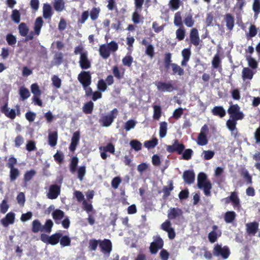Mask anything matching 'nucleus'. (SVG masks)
I'll list each match as a JSON object with an SVG mask.
<instances>
[{"instance_id":"obj_25","label":"nucleus","mask_w":260,"mask_h":260,"mask_svg":"<svg viewBox=\"0 0 260 260\" xmlns=\"http://www.w3.org/2000/svg\"><path fill=\"white\" fill-rule=\"evenodd\" d=\"M99 52L100 55L104 59L108 58L110 55V51L106 44H103L100 46Z\"/></svg>"},{"instance_id":"obj_54","label":"nucleus","mask_w":260,"mask_h":260,"mask_svg":"<svg viewBox=\"0 0 260 260\" xmlns=\"http://www.w3.org/2000/svg\"><path fill=\"white\" fill-rule=\"evenodd\" d=\"M158 144V140L156 138H153L151 140L146 141L144 142V146L148 148H154Z\"/></svg>"},{"instance_id":"obj_9","label":"nucleus","mask_w":260,"mask_h":260,"mask_svg":"<svg viewBox=\"0 0 260 260\" xmlns=\"http://www.w3.org/2000/svg\"><path fill=\"white\" fill-rule=\"evenodd\" d=\"M100 248L101 251L104 254L108 256L112 249V244L111 241L107 239H104L103 240H100Z\"/></svg>"},{"instance_id":"obj_42","label":"nucleus","mask_w":260,"mask_h":260,"mask_svg":"<svg viewBox=\"0 0 260 260\" xmlns=\"http://www.w3.org/2000/svg\"><path fill=\"white\" fill-rule=\"evenodd\" d=\"M252 10L254 12V17L257 18L260 13V0H253Z\"/></svg>"},{"instance_id":"obj_63","label":"nucleus","mask_w":260,"mask_h":260,"mask_svg":"<svg viewBox=\"0 0 260 260\" xmlns=\"http://www.w3.org/2000/svg\"><path fill=\"white\" fill-rule=\"evenodd\" d=\"M52 85L56 88H59L61 85V79L56 75H53L51 78Z\"/></svg>"},{"instance_id":"obj_48","label":"nucleus","mask_w":260,"mask_h":260,"mask_svg":"<svg viewBox=\"0 0 260 260\" xmlns=\"http://www.w3.org/2000/svg\"><path fill=\"white\" fill-rule=\"evenodd\" d=\"M53 7L56 11L61 12L64 8V3L63 0H54Z\"/></svg>"},{"instance_id":"obj_16","label":"nucleus","mask_w":260,"mask_h":260,"mask_svg":"<svg viewBox=\"0 0 260 260\" xmlns=\"http://www.w3.org/2000/svg\"><path fill=\"white\" fill-rule=\"evenodd\" d=\"M259 224L256 221L248 223L246 224V231L249 235L254 236L258 229Z\"/></svg>"},{"instance_id":"obj_21","label":"nucleus","mask_w":260,"mask_h":260,"mask_svg":"<svg viewBox=\"0 0 260 260\" xmlns=\"http://www.w3.org/2000/svg\"><path fill=\"white\" fill-rule=\"evenodd\" d=\"M53 219L56 224L60 223V220L64 217V212L60 209H55L52 213Z\"/></svg>"},{"instance_id":"obj_6","label":"nucleus","mask_w":260,"mask_h":260,"mask_svg":"<svg viewBox=\"0 0 260 260\" xmlns=\"http://www.w3.org/2000/svg\"><path fill=\"white\" fill-rule=\"evenodd\" d=\"M153 238V241L150 243L149 250L152 254H155L159 249L163 247L164 242L159 236H157Z\"/></svg>"},{"instance_id":"obj_26","label":"nucleus","mask_w":260,"mask_h":260,"mask_svg":"<svg viewBox=\"0 0 260 260\" xmlns=\"http://www.w3.org/2000/svg\"><path fill=\"white\" fill-rule=\"evenodd\" d=\"M170 67L172 68V75L182 76L184 74V69L177 63H173Z\"/></svg>"},{"instance_id":"obj_14","label":"nucleus","mask_w":260,"mask_h":260,"mask_svg":"<svg viewBox=\"0 0 260 260\" xmlns=\"http://www.w3.org/2000/svg\"><path fill=\"white\" fill-rule=\"evenodd\" d=\"M79 62L82 70H86L91 67V63L87 57V51H85L84 53L81 54Z\"/></svg>"},{"instance_id":"obj_33","label":"nucleus","mask_w":260,"mask_h":260,"mask_svg":"<svg viewBox=\"0 0 260 260\" xmlns=\"http://www.w3.org/2000/svg\"><path fill=\"white\" fill-rule=\"evenodd\" d=\"M20 172L16 168H12L10 169L9 177L11 182H14L20 176Z\"/></svg>"},{"instance_id":"obj_59","label":"nucleus","mask_w":260,"mask_h":260,"mask_svg":"<svg viewBox=\"0 0 260 260\" xmlns=\"http://www.w3.org/2000/svg\"><path fill=\"white\" fill-rule=\"evenodd\" d=\"M112 73L114 77L118 80H120L123 77L124 72L121 73L117 66H114L113 67Z\"/></svg>"},{"instance_id":"obj_38","label":"nucleus","mask_w":260,"mask_h":260,"mask_svg":"<svg viewBox=\"0 0 260 260\" xmlns=\"http://www.w3.org/2000/svg\"><path fill=\"white\" fill-rule=\"evenodd\" d=\"M257 33V29L254 24H251L249 28V31L246 34V37L248 40L255 37Z\"/></svg>"},{"instance_id":"obj_3","label":"nucleus","mask_w":260,"mask_h":260,"mask_svg":"<svg viewBox=\"0 0 260 260\" xmlns=\"http://www.w3.org/2000/svg\"><path fill=\"white\" fill-rule=\"evenodd\" d=\"M228 112L230 115V118L236 120H242L244 117V114L241 111L240 107L238 104H233L229 107Z\"/></svg>"},{"instance_id":"obj_7","label":"nucleus","mask_w":260,"mask_h":260,"mask_svg":"<svg viewBox=\"0 0 260 260\" xmlns=\"http://www.w3.org/2000/svg\"><path fill=\"white\" fill-rule=\"evenodd\" d=\"M184 149V145L179 143L178 140H175L172 145L166 146L167 151L170 153L177 152L178 154H181Z\"/></svg>"},{"instance_id":"obj_17","label":"nucleus","mask_w":260,"mask_h":260,"mask_svg":"<svg viewBox=\"0 0 260 260\" xmlns=\"http://www.w3.org/2000/svg\"><path fill=\"white\" fill-rule=\"evenodd\" d=\"M184 181L188 184L193 183L195 179V174L192 170L185 171L183 174Z\"/></svg>"},{"instance_id":"obj_50","label":"nucleus","mask_w":260,"mask_h":260,"mask_svg":"<svg viewBox=\"0 0 260 260\" xmlns=\"http://www.w3.org/2000/svg\"><path fill=\"white\" fill-rule=\"evenodd\" d=\"M241 173V176L245 179L247 183L248 184H251L252 183V177L248 173V171L246 169L244 168L242 169Z\"/></svg>"},{"instance_id":"obj_23","label":"nucleus","mask_w":260,"mask_h":260,"mask_svg":"<svg viewBox=\"0 0 260 260\" xmlns=\"http://www.w3.org/2000/svg\"><path fill=\"white\" fill-rule=\"evenodd\" d=\"M211 112L213 115L220 118L223 117L226 114L225 111L222 106H215L211 110Z\"/></svg>"},{"instance_id":"obj_31","label":"nucleus","mask_w":260,"mask_h":260,"mask_svg":"<svg viewBox=\"0 0 260 260\" xmlns=\"http://www.w3.org/2000/svg\"><path fill=\"white\" fill-rule=\"evenodd\" d=\"M208 139L205 133L201 132L197 138V143L199 145L204 146L207 144Z\"/></svg>"},{"instance_id":"obj_47","label":"nucleus","mask_w":260,"mask_h":260,"mask_svg":"<svg viewBox=\"0 0 260 260\" xmlns=\"http://www.w3.org/2000/svg\"><path fill=\"white\" fill-rule=\"evenodd\" d=\"M253 73L252 70L248 68H244L242 70V77L244 79H251Z\"/></svg>"},{"instance_id":"obj_49","label":"nucleus","mask_w":260,"mask_h":260,"mask_svg":"<svg viewBox=\"0 0 260 260\" xmlns=\"http://www.w3.org/2000/svg\"><path fill=\"white\" fill-rule=\"evenodd\" d=\"M53 223L51 219H47L44 225H42L43 232L47 233H50L51 232Z\"/></svg>"},{"instance_id":"obj_35","label":"nucleus","mask_w":260,"mask_h":260,"mask_svg":"<svg viewBox=\"0 0 260 260\" xmlns=\"http://www.w3.org/2000/svg\"><path fill=\"white\" fill-rule=\"evenodd\" d=\"M237 121H238V120L233 118H230L226 121V126L232 133H234L235 131L237 133V129L236 128Z\"/></svg>"},{"instance_id":"obj_28","label":"nucleus","mask_w":260,"mask_h":260,"mask_svg":"<svg viewBox=\"0 0 260 260\" xmlns=\"http://www.w3.org/2000/svg\"><path fill=\"white\" fill-rule=\"evenodd\" d=\"M53 15L52 8L49 4H45L43 6V16L45 19L50 18Z\"/></svg>"},{"instance_id":"obj_43","label":"nucleus","mask_w":260,"mask_h":260,"mask_svg":"<svg viewBox=\"0 0 260 260\" xmlns=\"http://www.w3.org/2000/svg\"><path fill=\"white\" fill-rule=\"evenodd\" d=\"M174 24L179 27L184 26L180 12H177L175 14Z\"/></svg>"},{"instance_id":"obj_5","label":"nucleus","mask_w":260,"mask_h":260,"mask_svg":"<svg viewBox=\"0 0 260 260\" xmlns=\"http://www.w3.org/2000/svg\"><path fill=\"white\" fill-rule=\"evenodd\" d=\"M78 80L85 89L91 83V74L90 71H81L78 75Z\"/></svg>"},{"instance_id":"obj_19","label":"nucleus","mask_w":260,"mask_h":260,"mask_svg":"<svg viewBox=\"0 0 260 260\" xmlns=\"http://www.w3.org/2000/svg\"><path fill=\"white\" fill-rule=\"evenodd\" d=\"M224 21L226 23V26L229 30H232L235 25V19L234 16L230 13L226 14L224 15Z\"/></svg>"},{"instance_id":"obj_11","label":"nucleus","mask_w":260,"mask_h":260,"mask_svg":"<svg viewBox=\"0 0 260 260\" xmlns=\"http://www.w3.org/2000/svg\"><path fill=\"white\" fill-rule=\"evenodd\" d=\"M183 212L179 208H171L168 210V217L170 220L180 218L182 217Z\"/></svg>"},{"instance_id":"obj_12","label":"nucleus","mask_w":260,"mask_h":260,"mask_svg":"<svg viewBox=\"0 0 260 260\" xmlns=\"http://www.w3.org/2000/svg\"><path fill=\"white\" fill-rule=\"evenodd\" d=\"M158 90L161 92H171L175 89L173 85L170 82H158L155 83Z\"/></svg>"},{"instance_id":"obj_32","label":"nucleus","mask_w":260,"mask_h":260,"mask_svg":"<svg viewBox=\"0 0 260 260\" xmlns=\"http://www.w3.org/2000/svg\"><path fill=\"white\" fill-rule=\"evenodd\" d=\"M236 214L234 211H227L224 215V220L227 223H232L236 218Z\"/></svg>"},{"instance_id":"obj_24","label":"nucleus","mask_w":260,"mask_h":260,"mask_svg":"<svg viewBox=\"0 0 260 260\" xmlns=\"http://www.w3.org/2000/svg\"><path fill=\"white\" fill-rule=\"evenodd\" d=\"M43 23L44 21L41 17H38L36 18L34 28L35 35L37 36L40 35Z\"/></svg>"},{"instance_id":"obj_61","label":"nucleus","mask_w":260,"mask_h":260,"mask_svg":"<svg viewBox=\"0 0 260 260\" xmlns=\"http://www.w3.org/2000/svg\"><path fill=\"white\" fill-rule=\"evenodd\" d=\"M193 153V151L191 149H186L182 152V159L188 160L191 159Z\"/></svg>"},{"instance_id":"obj_51","label":"nucleus","mask_w":260,"mask_h":260,"mask_svg":"<svg viewBox=\"0 0 260 260\" xmlns=\"http://www.w3.org/2000/svg\"><path fill=\"white\" fill-rule=\"evenodd\" d=\"M100 11L101 10L99 7H94L91 10L89 15L92 21H95L98 18Z\"/></svg>"},{"instance_id":"obj_62","label":"nucleus","mask_w":260,"mask_h":260,"mask_svg":"<svg viewBox=\"0 0 260 260\" xmlns=\"http://www.w3.org/2000/svg\"><path fill=\"white\" fill-rule=\"evenodd\" d=\"M60 244L62 247L68 246L71 244V239L68 236H62L60 238Z\"/></svg>"},{"instance_id":"obj_39","label":"nucleus","mask_w":260,"mask_h":260,"mask_svg":"<svg viewBox=\"0 0 260 260\" xmlns=\"http://www.w3.org/2000/svg\"><path fill=\"white\" fill-rule=\"evenodd\" d=\"M19 93L22 101H24L28 98L30 95L28 89L24 86H21L19 88Z\"/></svg>"},{"instance_id":"obj_53","label":"nucleus","mask_w":260,"mask_h":260,"mask_svg":"<svg viewBox=\"0 0 260 260\" xmlns=\"http://www.w3.org/2000/svg\"><path fill=\"white\" fill-rule=\"evenodd\" d=\"M78 162L79 159L77 156L72 157L70 165V171L71 173H73L76 171Z\"/></svg>"},{"instance_id":"obj_55","label":"nucleus","mask_w":260,"mask_h":260,"mask_svg":"<svg viewBox=\"0 0 260 260\" xmlns=\"http://www.w3.org/2000/svg\"><path fill=\"white\" fill-rule=\"evenodd\" d=\"M36 172L34 170L26 171L24 175L23 181L25 183L29 181L35 175Z\"/></svg>"},{"instance_id":"obj_41","label":"nucleus","mask_w":260,"mask_h":260,"mask_svg":"<svg viewBox=\"0 0 260 260\" xmlns=\"http://www.w3.org/2000/svg\"><path fill=\"white\" fill-rule=\"evenodd\" d=\"M186 31L184 26L179 27L176 31V39L180 41L184 40L185 37Z\"/></svg>"},{"instance_id":"obj_29","label":"nucleus","mask_w":260,"mask_h":260,"mask_svg":"<svg viewBox=\"0 0 260 260\" xmlns=\"http://www.w3.org/2000/svg\"><path fill=\"white\" fill-rule=\"evenodd\" d=\"M183 22L187 27H192L194 25L195 21L193 18L192 14L190 13L186 14L184 18Z\"/></svg>"},{"instance_id":"obj_15","label":"nucleus","mask_w":260,"mask_h":260,"mask_svg":"<svg viewBox=\"0 0 260 260\" xmlns=\"http://www.w3.org/2000/svg\"><path fill=\"white\" fill-rule=\"evenodd\" d=\"M1 111L4 114L6 117L11 119H14L16 117V113L15 110L14 109L9 110L8 103L7 102L1 107Z\"/></svg>"},{"instance_id":"obj_58","label":"nucleus","mask_w":260,"mask_h":260,"mask_svg":"<svg viewBox=\"0 0 260 260\" xmlns=\"http://www.w3.org/2000/svg\"><path fill=\"white\" fill-rule=\"evenodd\" d=\"M246 60L248 62V66L252 69H255L257 68V62L256 60L251 57V56H246Z\"/></svg>"},{"instance_id":"obj_46","label":"nucleus","mask_w":260,"mask_h":260,"mask_svg":"<svg viewBox=\"0 0 260 260\" xmlns=\"http://www.w3.org/2000/svg\"><path fill=\"white\" fill-rule=\"evenodd\" d=\"M11 19L16 23H19L21 19V14L19 10L14 9L12 12Z\"/></svg>"},{"instance_id":"obj_8","label":"nucleus","mask_w":260,"mask_h":260,"mask_svg":"<svg viewBox=\"0 0 260 260\" xmlns=\"http://www.w3.org/2000/svg\"><path fill=\"white\" fill-rule=\"evenodd\" d=\"M222 200L224 201L225 204H229L231 202L235 209H239L241 207L240 199L237 191L232 192L229 197L223 199Z\"/></svg>"},{"instance_id":"obj_56","label":"nucleus","mask_w":260,"mask_h":260,"mask_svg":"<svg viewBox=\"0 0 260 260\" xmlns=\"http://www.w3.org/2000/svg\"><path fill=\"white\" fill-rule=\"evenodd\" d=\"M98 244L100 245V240H96L94 239H90L89 241L88 248L90 251H95Z\"/></svg>"},{"instance_id":"obj_18","label":"nucleus","mask_w":260,"mask_h":260,"mask_svg":"<svg viewBox=\"0 0 260 260\" xmlns=\"http://www.w3.org/2000/svg\"><path fill=\"white\" fill-rule=\"evenodd\" d=\"M15 214L13 212L8 213L5 218L2 219L1 223L5 226H8L10 224H13L14 222Z\"/></svg>"},{"instance_id":"obj_36","label":"nucleus","mask_w":260,"mask_h":260,"mask_svg":"<svg viewBox=\"0 0 260 260\" xmlns=\"http://www.w3.org/2000/svg\"><path fill=\"white\" fill-rule=\"evenodd\" d=\"M31 231L34 233L43 232L42 225L39 220L36 219L32 221Z\"/></svg>"},{"instance_id":"obj_52","label":"nucleus","mask_w":260,"mask_h":260,"mask_svg":"<svg viewBox=\"0 0 260 260\" xmlns=\"http://www.w3.org/2000/svg\"><path fill=\"white\" fill-rule=\"evenodd\" d=\"M153 118L155 120H158L161 115V109L160 106L154 105Z\"/></svg>"},{"instance_id":"obj_4","label":"nucleus","mask_w":260,"mask_h":260,"mask_svg":"<svg viewBox=\"0 0 260 260\" xmlns=\"http://www.w3.org/2000/svg\"><path fill=\"white\" fill-rule=\"evenodd\" d=\"M213 254L215 256H221L223 259H226L230 254V250L227 246L222 247L221 245L216 244L214 245Z\"/></svg>"},{"instance_id":"obj_57","label":"nucleus","mask_w":260,"mask_h":260,"mask_svg":"<svg viewBox=\"0 0 260 260\" xmlns=\"http://www.w3.org/2000/svg\"><path fill=\"white\" fill-rule=\"evenodd\" d=\"M221 61L218 54H216L213 57L212 60V65L213 68L218 69L221 66Z\"/></svg>"},{"instance_id":"obj_40","label":"nucleus","mask_w":260,"mask_h":260,"mask_svg":"<svg viewBox=\"0 0 260 260\" xmlns=\"http://www.w3.org/2000/svg\"><path fill=\"white\" fill-rule=\"evenodd\" d=\"M18 30L20 35L22 37H26L29 31V28L24 22H22L19 25Z\"/></svg>"},{"instance_id":"obj_64","label":"nucleus","mask_w":260,"mask_h":260,"mask_svg":"<svg viewBox=\"0 0 260 260\" xmlns=\"http://www.w3.org/2000/svg\"><path fill=\"white\" fill-rule=\"evenodd\" d=\"M252 158L254 160L257 161V162L255 164V167L256 168V169L260 171V152H256L255 154H253Z\"/></svg>"},{"instance_id":"obj_37","label":"nucleus","mask_w":260,"mask_h":260,"mask_svg":"<svg viewBox=\"0 0 260 260\" xmlns=\"http://www.w3.org/2000/svg\"><path fill=\"white\" fill-rule=\"evenodd\" d=\"M172 54L170 52H166L164 54V63L165 68L167 70H168L171 66L172 63Z\"/></svg>"},{"instance_id":"obj_60","label":"nucleus","mask_w":260,"mask_h":260,"mask_svg":"<svg viewBox=\"0 0 260 260\" xmlns=\"http://www.w3.org/2000/svg\"><path fill=\"white\" fill-rule=\"evenodd\" d=\"M107 84L103 79H100L97 83V88L99 91L104 92L107 89Z\"/></svg>"},{"instance_id":"obj_2","label":"nucleus","mask_w":260,"mask_h":260,"mask_svg":"<svg viewBox=\"0 0 260 260\" xmlns=\"http://www.w3.org/2000/svg\"><path fill=\"white\" fill-rule=\"evenodd\" d=\"M118 114V110L116 108H114L109 114L103 115L100 119L99 122L103 126L108 127L113 123Z\"/></svg>"},{"instance_id":"obj_10","label":"nucleus","mask_w":260,"mask_h":260,"mask_svg":"<svg viewBox=\"0 0 260 260\" xmlns=\"http://www.w3.org/2000/svg\"><path fill=\"white\" fill-rule=\"evenodd\" d=\"M60 186L57 184H52L49 186L47 197L51 200L56 199L60 193Z\"/></svg>"},{"instance_id":"obj_13","label":"nucleus","mask_w":260,"mask_h":260,"mask_svg":"<svg viewBox=\"0 0 260 260\" xmlns=\"http://www.w3.org/2000/svg\"><path fill=\"white\" fill-rule=\"evenodd\" d=\"M189 39L191 44L194 46L199 45L201 40L197 28H192L189 33Z\"/></svg>"},{"instance_id":"obj_45","label":"nucleus","mask_w":260,"mask_h":260,"mask_svg":"<svg viewBox=\"0 0 260 260\" xmlns=\"http://www.w3.org/2000/svg\"><path fill=\"white\" fill-rule=\"evenodd\" d=\"M142 10H138L135 9L134 12L132 14V20L135 24H138L141 22V18L143 19V17H141L140 13Z\"/></svg>"},{"instance_id":"obj_44","label":"nucleus","mask_w":260,"mask_h":260,"mask_svg":"<svg viewBox=\"0 0 260 260\" xmlns=\"http://www.w3.org/2000/svg\"><path fill=\"white\" fill-rule=\"evenodd\" d=\"M94 104L92 102L89 101L86 103L83 107V111L85 114H91L93 109Z\"/></svg>"},{"instance_id":"obj_27","label":"nucleus","mask_w":260,"mask_h":260,"mask_svg":"<svg viewBox=\"0 0 260 260\" xmlns=\"http://www.w3.org/2000/svg\"><path fill=\"white\" fill-rule=\"evenodd\" d=\"M58 135L56 131L50 133L48 135V144L51 147H54L57 142Z\"/></svg>"},{"instance_id":"obj_22","label":"nucleus","mask_w":260,"mask_h":260,"mask_svg":"<svg viewBox=\"0 0 260 260\" xmlns=\"http://www.w3.org/2000/svg\"><path fill=\"white\" fill-rule=\"evenodd\" d=\"M168 186H164L162 189V192L164 193V198H166L170 196L171 191L174 189L173 182L172 180L168 181Z\"/></svg>"},{"instance_id":"obj_1","label":"nucleus","mask_w":260,"mask_h":260,"mask_svg":"<svg viewBox=\"0 0 260 260\" xmlns=\"http://www.w3.org/2000/svg\"><path fill=\"white\" fill-rule=\"evenodd\" d=\"M198 187L200 189H203L206 196H211L212 184L207 180V175L204 173H200L198 176Z\"/></svg>"},{"instance_id":"obj_20","label":"nucleus","mask_w":260,"mask_h":260,"mask_svg":"<svg viewBox=\"0 0 260 260\" xmlns=\"http://www.w3.org/2000/svg\"><path fill=\"white\" fill-rule=\"evenodd\" d=\"M183 59L181 62V64L183 67H186L187 64V62L189 61L190 55L191 50L190 48H185L182 50L181 52Z\"/></svg>"},{"instance_id":"obj_34","label":"nucleus","mask_w":260,"mask_h":260,"mask_svg":"<svg viewBox=\"0 0 260 260\" xmlns=\"http://www.w3.org/2000/svg\"><path fill=\"white\" fill-rule=\"evenodd\" d=\"M168 124L166 121L161 122L160 123L159 134L160 138L166 137L167 133Z\"/></svg>"},{"instance_id":"obj_30","label":"nucleus","mask_w":260,"mask_h":260,"mask_svg":"<svg viewBox=\"0 0 260 260\" xmlns=\"http://www.w3.org/2000/svg\"><path fill=\"white\" fill-rule=\"evenodd\" d=\"M62 237V233L61 232H56V233L52 235L49 237V244L54 245L57 244Z\"/></svg>"}]
</instances>
